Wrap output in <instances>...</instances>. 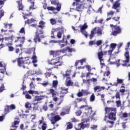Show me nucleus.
I'll use <instances>...</instances> for the list:
<instances>
[{
    "mask_svg": "<svg viewBox=\"0 0 130 130\" xmlns=\"http://www.w3.org/2000/svg\"><path fill=\"white\" fill-rule=\"evenodd\" d=\"M4 10H1L0 11V19L1 18H2V17H4Z\"/></svg>",
    "mask_w": 130,
    "mask_h": 130,
    "instance_id": "64",
    "label": "nucleus"
},
{
    "mask_svg": "<svg viewBox=\"0 0 130 130\" xmlns=\"http://www.w3.org/2000/svg\"><path fill=\"white\" fill-rule=\"evenodd\" d=\"M93 29H95V31H96V33L98 36H101L102 35V29L99 27H95Z\"/></svg>",
    "mask_w": 130,
    "mask_h": 130,
    "instance_id": "23",
    "label": "nucleus"
},
{
    "mask_svg": "<svg viewBox=\"0 0 130 130\" xmlns=\"http://www.w3.org/2000/svg\"><path fill=\"white\" fill-rule=\"evenodd\" d=\"M73 128V124L71 122L67 123V129H72Z\"/></svg>",
    "mask_w": 130,
    "mask_h": 130,
    "instance_id": "45",
    "label": "nucleus"
},
{
    "mask_svg": "<svg viewBox=\"0 0 130 130\" xmlns=\"http://www.w3.org/2000/svg\"><path fill=\"white\" fill-rule=\"evenodd\" d=\"M61 93L62 94H67L68 93V88H66L64 87H61Z\"/></svg>",
    "mask_w": 130,
    "mask_h": 130,
    "instance_id": "41",
    "label": "nucleus"
},
{
    "mask_svg": "<svg viewBox=\"0 0 130 130\" xmlns=\"http://www.w3.org/2000/svg\"><path fill=\"white\" fill-rule=\"evenodd\" d=\"M123 80L117 78V83H114L113 84H112V83H110V85H112V86H117L118 85V84H122V83H123Z\"/></svg>",
    "mask_w": 130,
    "mask_h": 130,
    "instance_id": "26",
    "label": "nucleus"
},
{
    "mask_svg": "<svg viewBox=\"0 0 130 130\" xmlns=\"http://www.w3.org/2000/svg\"><path fill=\"white\" fill-rule=\"evenodd\" d=\"M90 101L91 102H93V101H95V95L94 94V93H92V95L90 96Z\"/></svg>",
    "mask_w": 130,
    "mask_h": 130,
    "instance_id": "48",
    "label": "nucleus"
},
{
    "mask_svg": "<svg viewBox=\"0 0 130 130\" xmlns=\"http://www.w3.org/2000/svg\"><path fill=\"white\" fill-rule=\"evenodd\" d=\"M36 7L34 6V2H30V6L29 8V11H31V10H36Z\"/></svg>",
    "mask_w": 130,
    "mask_h": 130,
    "instance_id": "33",
    "label": "nucleus"
},
{
    "mask_svg": "<svg viewBox=\"0 0 130 130\" xmlns=\"http://www.w3.org/2000/svg\"><path fill=\"white\" fill-rule=\"evenodd\" d=\"M17 4L18 5L19 11H23V5H22V1H18Z\"/></svg>",
    "mask_w": 130,
    "mask_h": 130,
    "instance_id": "30",
    "label": "nucleus"
},
{
    "mask_svg": "<svg viewBox=\"0 0 130 130\" xmlns=\"http://www.w3.org/2000/svg\"><path fill=\"white\" fill-rule=\"evenodd\" d=\"M9 109L10 110H14V109H16V106H15V105H11L9 106Z\"/></svg>",
    "mask_w": 130,
    "mask_h": 130,
    "instance_id": "52",
    "label": "nucleus"
},
{
    "mask_svg": "<svg viewBox=\"0 0 130 130\" xmlns=\"http://www.w3.org/2000/svg\"><path fill=\"white\" fill-rule=\"evenodd\" d=\"M113 59H115V57H110V59L108 60V61H110L109 64H116L117 67H119V66H120L119 64V60H120L119 59L117 61H113Z\"/></svg>",
    "mask_w": 130,
    "mask_h": 130,
    "instance_id": "16",
    "label": "nucleus"
},
{
    "mask_svg": "<svg viewBox=\"0 0 130 130\" xmlns=\"http://www.w3.org/2000/svg\"><path fill=\"white\" fill-rule=\"evenodd\" d=\"M13 38L14 37L12 36L11 38H4L2 39V42H4L8 46L12 45L13 42Z\"/></svg>",
    "mask_w": 130,
    "mask_h": 130,
    "instance_id": "14",
    "label": "nucleus"
},
{
    "mask_svg": "<svg viewBox=\"0 0 130 130\" xmlns=\"http://www.w3.org/2000/svg\"><path fill=\"white\" fill-rule=\"evenodd\" d=\"M73 74V71L71 70H68L66 72V73L63 74V78H70V76H71Z\"/></svg>",
    "mask_w": 130,
    "mask_h": 130,
    "instance_id": "22",
    "label": "nucleus"
},
{
    "mask_svg": "<svg viewBox=\"0 0 130 130\" xmlns=\"http://www.w3.org/2000/svg\"><path fill=\"white\" fill-rule=\"evenodd\" d=\"M12 26H13V24H8L7 23H4V27L7 29V28H9V29H11L12 28Z\"/></svg>",
    "mask_w": 130,
    "mask_h": 130,
    "instance_id": "34",
    "label": "nucleus"
},
{
    "mask_svg": "<svg viewBox=\"0 0 130 130\" xmlns=\"http://www.w3.org/2000/svg\"><path fill=\"white\" fill-rule=\"evenodd\" d=\"M66 31V29L63 26L58 27L56 28H53L52 29V33L51 37V38H54V32H57V38H61V35L63 32Z\"/></svg>",
    "mask_w": 130,
    "mask_h": 130,
    "instance_id": "4",
    "label": "nucleus"
},
{
    "mask_svg": "<svg viewBox=\"0 0 130 130\" xmlns=\"http://www.w3.org/2000/svg\"><path fill=\"white\" fill-rule=\"evenodd\" d=\"M111 27H112V34L114 36H116L117 34H119L121 32V29H120V27L118 26H113V25L111 24Z\"/></svg>",
    "mask_w": 130,
    "mask_h": 130,
    "instance_id": "13",
    "label": "nucleus"
},
{
    "mask_svg": "<svg viewBox=\"0 0 130 130\" xmlns=\"http://www.w3.org/2000/svg\"><path fill=\"white\" fill-rule=\"evenodd\" d=\"M32 52H34V54H35V48L29 49L27 51V53H28L29 54H30V53H32Z\"/></svg>",
    "mask_w": 130,
    "mask_h": 130,
    "instance_id": "44",
    "label": "nucleus"
},
{
    "mask_svg": "<svg viewBox=\"0 0 130 130\" xmlns=\"http://www.w3.org/2000/svg\"><path fill=\"white\" fill-rule=\"evenodd\" d=\"M125 91V89L124 86H121L120 92H121V93H124Z\"/></svg>",
    "mask_w": 130,
    "mask_h": 130,
    "instance_id": "55",
    "label": "nucleus"
},
{
    "mask_svg": "<svg viewBox=\"0 0 130 130\" xmlns=\"http://www.w3.org/2000/svg\"><path fill=\"white\" fill-rule=\"evenodd\" d=\"M50 93L52 94V97H54L56 95V92L53 89H50L49 90Z\"/></svg>",
    "mask_w": 130,
    "mask_h": 130,
    "instance_id": "32",
    "label": "nucleus"
},
{
    "mask_svg": "<svg viewBox=\"0 0 130 130\" xmlns=\"http://www.w3.org/2000/svg\"><path fill=\"white\" fill-rule=\"evenodd\" d=\"M86 58H83L81 60H80V61L77 60L75 62V66L77 67L78 66V63H80L81 66H83V63H84V62H86Z\"/></svg>",
    "mask_w": 130,
    "mask_h": 130,
    "instance_id": "24",
    "label": "nucleus"
},
{
    "mask_svg": "<svg viewBox=\"0 0 130 130\" xmlns=\"http://www.w3.org/2000/svg\"><path fill=\"white\" fill-rule=\"evenodd\" d=\"M42 85V86H43L44 87H46V86H47V85H48V82H45L44 81V82H43L41 84Z\"/></svg>",
    "mask_w": 130,
    "mask_h": 130,
    "instance_id": "61",
    "label": "nucleus"
},
{
    "mask_svg": "<svg viewBox=\"0 0 130 130\" xmlns=\"http://www.w3.org/2000/svg\"><path fill=\"white\" fill-rule=\"evenodd\" d=\"M76 115H77V116H80L81 114H82V111H81L80 110H78L77 112H76Z\"/></svg>",
    "mask_w": 130,
    "mask_h": 130,
    "instance_id": "62",
    "label": "nucleus"
},
{
    "mask_svg": "<svg viewBox=\"0 0 130 130\" xmlns=\"http://www.w3.org/2000/svg\"><path fill=\"white\" fill-rule=\"evenodd\" d=\"M23 94H25L26 99H31V98H32V96H31V95H29V91H24L23 92Z\"/></svg>",
    "mask_w": 130,
    "mask_h": 130,
    "instance_id": "29",
    "label": "nucleus"
},
{
    "mask_svg": "<svg viewBox=\"0 0 130 130\" xmlns=\"http://www.w3.org/2000/svg\"><path fill=\"white\" fill-rule=\"evenodd\" d=\"M50 23L52 25H55V24H56V20L52 18L50 20Z\"/></svg>",
    "mask_w": 130,
    "mask_h": 130,
    "instance_id": "49",
    "label": "nucleus"
},
{
    "mask_svg": "<svg viewBox=\"0 0 130 130\" xmlns=\"http://www.w3.org/2000/svg\"><path fill=\"white\" fill-rule=\"evenodd\" d=\"M117 46V45L115 43H111L110 46V50L108 51L109 55H111L113 50H114Z\"/></svg>",
    "mask_w": 130,
    "mask_h": 130,
    "instance_id": "18",
    "label": "nucleus"
},
{
    "mask_svg": "<svg viewBox=\"0 0 130 130\" xmlns=\"http://www.w3.org/2000/svg\"><path fill=\"white\" fill-rule=\"evenodd\" d=\"M66 52H76V49L70 47H67L65 49H63L62 50H58V51H50V54L51 55H53V56L55 57V56H57V55H60L61 53H66Z\"/></svg>",
    "mask_w": 130,
    "mask_h": 130,
    "instance_id": "2",
    "label": "nucleus"
},
{
    "mask_svg": "<svg viewBox=\"0 0 130 130\" xmlns=\"http://www.w3.org/2000/svg\"><path fill=\"white\" fill-rule=\"evenodd\" d=\"M30 119H31V121L36 119V115H31L30 116Z\"/></svg>",
    "mask_w": 130,
    "mask_h": 130,
    "instance_id": "60",
    "label": "nucleus"
},
{
    "mask_svg": "<svg viewBox=\"0 0 130 130\" xmlns=\"http://www.w3.org/2000/svg\"><path fill=\"white\" fill-rule=\"evenodd\" d=\"M29 94H31L32 95H38L39 94V92H38V91H34L32 90H28Z\"/></svg>",
    "mask_w": 130,
    "mask_h": 130,
    "instance_id": "38",
    "label": "nucleus"
},
{
    "mask_svg": "<svg viewBox=\"0 0 130 130\" xmlns=\"http://www.w3.org/2000/svg\"><path fill=\"white\" fill-rule=\"evenodd\" d=\"M25 108H30L31 107V104L28 102H27L25 104Z\"/></svg>",
    "mask_w": 130,
    "mask_h": 130,
    "instance_id": "50",
    "label": "nucleus"
},
{
    "mask_svg": "<svg viewBox=\"0 0 130 130\" xmlns=\"http://www.w3.org/2000/svg\"><path fill=\"white\" fill-rule=\"evenodd\" d=\"M0 68H2L0 69V80L4 79L5 73H6V67H3V64L0 62Z\"/></svg>",
    "mask_w": 130,
    "mask_h": 130,
    "instance_id": "17",
    "label": "nucleus"
},
{
    "mask_svg": "<svg viewBox=\"0 0 130 130\" xmlns=\"http://www.w3.org/2000/svg\"><path fill=\"white\" fill-rule=\"evenodd\" d=\"M117 107H119L121 105V102L120 101H117L116 102Z\"/></svg>",
    "mask_w": 130,
    "mask_h": 130,
    "instance_id": "59",
    "label": "nucleus"
},
{
    "mask_svg": "<svg viewBox=\"0 0 130 130\" xmlns=\"http://www.w3.org/2000/svg\"><path fill=\"white\" fill-rule=\"evenodd\" d=\"M94 32H95V29H93L91 31V34L89 35V38L90 39H92V38H93L94 37V35H95L94 34Z\"/></svg>",
    "mask_w": 130,
    "mask_h": 130,
    "instance_id": "43",
    "label": "nucleus"
},
{
    "mask_svg": "<svg viewBox=\"0 0 130 130\" xmlns=\"http://www.w3.org/2000/svg\"><path fill=\"white\" fill-rule=\"evenodd\" d=\"M17 40H15V42H18L20 41L21 44H23L24 42H25V37H17Z\"/></svg>",
    "mask_w": 130,
    "mask_h": 130,
    "instance_id": "21",
    "label": "nucleus"
},
{
    "mask_svg": "<svg viewBox=\"0 0 130 130\" xmlns=\"http://www.w3.org/2000/svg\"><path fill=\"white\" fill-rule=\"evenodd\" d=\"M79 28L80 29V32L86 37V38H88L89 36V34H88V32L86 31V29L88 28V25L86 23H85L83 25H79Z\"/></svg>",
    "mask_w": 130,
    "mask_h": 130,
    "instance_id": "11",
    "label": "nucleus"
},
{
    "mask_svg": "<svg viewBox=\"0 0 130 130\" xmlns=\"http://www.w3.org/2000/svg\"><path fill=\"white\" fill-rule=\"evenodd\" d=\"M124 56L126 58V60L123 61L124 64H122V66H123V67H130V65H127V64H126L129 62V54H128V52L126 51L125 52Z\"/></svg>",
    "mask_w": 130,
    "mask_h": 130,
    "instance_id": "15",
    "label": "nucleus"
},
{
    "mask_svg": "<svg viewBox=\"0 0 130 130\" xmlns=\"http://www.w3.org/2000/svg\"><path fill=\"white\" fill-rule=\"evenodd\" d=\"M51 5H55V6L57 5L56 8L53 7H49L47 8V10L48 11H57L59 12L60 11V9H61V4L58 2V1H51Z\"/></svg>",
    "mask_w": 130,
    "mask_h": 130,
    "instance_id": "6",
    "label": "nucleus"
},
{
    "mask_svg": "<svg viewBox=\"0 0 130 130\" xmlns=\"http://www.w3.org/2000/svg\"><path fill=\"white\" fill-rule=\"evenodd\" d=\"M69 112H70V110L67 109V111L66 112H63L61 113V115H66V114H69Z\"/></svg>",
    "mask_w": 130,
    "mask_h": 130,
    "instance_id": "57",
    "label": "nucleus"
},
{
    "mask_svg": "<svg viewBox=\"0 0 130 130\" xmlns=\"http://www.w3.org/2000/svg\"><path fill=\"white\" fill-rule=\"evenodd\" d=\"M62 59L59 57H57L51 60L49 62L50 64H52L53 66H57L60 67L62 66Z\"/></svg>",
    "mask_w": 130,
    "mask_h": 130,
    "instance_id": "8",
    "label": "nucleus"
},
{
    "mask_svg": "<svg viewBox=\"0 0 130 130\" xmlns=\"http://www.w3.org/2000/svg\"><path fill=\"white\" fill-rule=\"evenodd\" d=\"M19 121L18 120H15L13 124L12 125L13 127H18V125L19 124Z\"/></svg>",
    "mask_w": 130,
    "mask_h": 130,
    "instance_id": "46",
    "label": "nucleus"
},
{
    "mask_svg": "<svg viewBox=\"0 0 130 130\" xmlns=\"http://www.w3.org/2000/svg\"><path fill=\"white\" fill-rule=\"evenodd\" d=\"M32 63H36L37 62V56L36 54H34L31 57Z\"/></svg>",
    "mask_w": 130,
    "mask_h": 130,
    "instance_id": "28",
    "label": "nucleus"
},
{
    "mask_svg": "<svg viewBox=\"0 0 130 130\" xmlns=\"http://www.w3.org/2000/svg\"><path fill=\"white\" fill-rule=\"evenodd\" d=\"M80 108V109H83V108L87 109V110H86V111L83 114V117H85L86 116L88 117L90 115H95V113L92 112V109H90V108H89L87 105L82 106Z\"/></svg>",
    "mask_w": 130,
    "mask_h": 130,
    "instance_id": "10",
    "label": "nucleus"
},
{
    "mask_svg": "<svg viewBox=\"0 0 130 130\" xmlns=\"http://www.w3.org/2000/svg\"><path fill=\"white\" fill-rule=\"evenodd\" d=\"M104 77H104L103 80H105L106 81H107V79H108V78H109V76H110V72L109 71L105 72L104 74Z\"/></svg>",
    "mask_w": 130,
    "mask_h": 130,
    "instance_id": "25",
    "label": "nucleus"
},
{
    "mask_svg": "<svg viewBox=\"0 0 130 130\" xmlns=\"http://www.w3.org/2000/svg\"><path fill=\"white\" fill-rule=\"evenodd\" d=\"M102 43V40H98L96 41V45H98V46H99V45H100Z\"/></svg>",
    "mask_w": 130,
    "mask_h": 130,
    "instance_id": "63",
    "label": "nucleus"
},
{
    "mask_svg": "<svg viewBox=\"0 0 130 130\" xmlns=\"http://www.w3.org/2000/svg\"><path fill=\"white\" fill-rule=\"evenodd\" d=\"M35 74H36V75H43V71H42V70L39 69L38 70H36L35 72Z\"/></svg>",
    "mask_w": 130,
    "mask_h": 130,
    "instance_id": "40",
    "label": "nucleus"
},
{
    "mask_svg": "<svg viewBox=\"0 0 130 130\" xmlns=\"http://www.w3.org/2000/svg\"><path fill=\"white\" fill-rule=\"evenodd\" d=\"M39 28H42V29L44 28V27H45L44 25H45V22L43 21H41L39 22Z\"/></svg>",
    "mask_w": 130,
    "mask_h": 130,
    "instance_id": "35",
    "label": "nucleus"
},
{
    "mask_svg": "<svg viewBox=\"0 0 130 130\" xmlns=\"http://www.w3.org/2000/svg\"><path fill=\"white\" fill-rule=\"evenodd\" d=\"M122 116L123 118H127V117H130V113H124L122 114Z\"/></svg>",
    "mask_w": 130,
    "mask_h": 130,
    "instance_id": "42",
    "label": "nucleus"
},
{
    "mask_svg": "<svg viewBox=\"0 0 130 130\" xmlns=\"http://www.w3.org/2000/svg\"><path fill=\"white\" fill-rule=\"evenodd\" d=\"M19 32L22 33V34L25 35V28L24 27L21 28L19 31Z\"/></svg>",
    "mask_w": 130,
    "mask_h": 130,
    "instance_id": "58",
    "label": "nucleus"
},
{
    "mask_svg": "<svg viewBox=\"0 0 130 130\" xmlns=\"http://www.w3.org/2000/svg\"><path fill=\"white\" fill-rule=\"evenodd\" d=\"M114 11H110L109 12H108L107 16L108 17H109V16H113L114 15Z\"/></svg>",
    "mask_w": 130,
    "mask_h": 130,
    "instance_id": "56",
    "label": "nucleus"
},
{
    "mask_svg": "<svg viewBox=\"0 0 130 130\" xmlns=\"http://www.w3.org/2000/svg\"><path fill=\"white\" fill-rule=\"evenodd\" d=\"M82 92L84 95H89V94H90V92L87 90H82Z\"/></svg>",
    "mask_w": 130,
    "mask_h": 130,
    "instance_id": "54",
    "label": "nucleus"
},
{
    "mask_svg": "<svg viewBox=\"0 0 130 130\" xmlns=\"http://www.w3.org/2000/svg\"><path fill=\"white\" fill-rule=\"evenodd\" d=\"M57 113L54 112L51 114H48V117H49V119L51 121L52 124H55L56 122L60 120L61 118L59 116L57 115Z\"/></svg>",
    "mask_w": 130,
    "mask_h": 130,
    "instance_id": "5",
    "label": "nucleus"
},
{
    "mask_svg": "<svg viewBox=\"0 0 130 130\" xmlns=\"http://www.w3.org/2000/svg\"><path fill=\"white\" fill-rule=\"evenodd\" d=\"M46 127H47V125L45 123H43V125L42 126V129L45 130L46 129Z\"/></svg>",
    "mask_w": 130,
    "mask_h": 130,
    "instance_id": "53",
    "label": "nucleus"
},
{
    "mask_svg": "<svg viewBox=\"0 0 130 130\" xmlns=\"http://www.w3.org/2000/svg\"><path fill=\"white\" fill-rule=\"evenodd\" d=\"M119 6H120V4L119 3V1H116L115 4H114L112 9H114L115 10H116L117 8H119Z\"/></svg>",
    "mask_w": 130,
    "mask_h": 130,
    "instance_id": "27",
    "label": "nucleus"
},
{
    "mask_svg": "<svg viewBox=\"0 0 130 130\" xmlns=\"http://www.w3.org/2000/svg\"><path fill=\"white\" fill-rule=\"evenodd\" d=\"M102 90H105V87L96 86L94 87V92H100V91H102Z\"/></svg>",
    "mask_w": 130,
    "mask_h": 130,
    "instance_id": "20",
    "label": "nucleus"
},
{
    "mask_svg": "<svg viewBox=\"0 0 130 130\" xmlns=\"http://www.w3.org/2000/svg\"><path fill=\"white\" fill-rule=\"evenodd\" d=\"M76 2V11L78 12H82L83 10H85L87 8V4H83L80 2L81 0H74Z\"/></svg>",
    "mask_w": 130,
    "mask_h": 130,
    "instance_id": "9",
    "label": "nucleus"
},
{
    "mask_svg": "<svg viewBox=\"0 0 130 130\" xmlns=\"http://www.w3.org/2000/svg\"><path fill=\"white\" fill-rule=\"evenodd\" d=\"M36 20L34 19H31L30 20H27V21H25V24H32V23H34V22H36Z\"/></svg>",
    "mask_w": 130,
    "mask_h": 130,
    "instance_id": "37",
    "label": "nucleus"
},
{
    "mask_svg": "<svg viewBox=\"0 0 130 130\" xmlns=\"http://www.w3.org/2000/svg\"><path fill=\"white\" fill-rule=\"evenodd\" d=\"M95 116V115H90L89 116H85V117H83L84 119V122H81V123H79L78 124L77 126L75 127V129L76 130H82L84 129L85 127H90V124L87 123V124H85V122H88L91 120H94V118H93V117Z\"/></svg>",
    "mask_w": 130,
    "mask_h": 130,
    "instance_id": "1",
    "label": "nucleus"
},
{
    "mask_svg": "<svg viewBox=\"0 0 130 130\" xmlns=\"http://www.w3.org/2000/svg\"><path fill=\"white\" fill-rule=\"evenodd\" d=\"M73 84H74V82L72 81V80H71V78L67 77L65 81L66 86H67L68 87H69L70 86H73Z\"/></svg>",
    "mask_w": 130,
    "mask_h": 130,
    "instance_id": "19",
    "label": "nucleus"
},
{
    "mask_svg": "<svg viewBox=\"0 0 130 130\" xmlns=\"http://www.w3.org/2000/svg\"><path fill=\"white\" fill-rule=\"evenodd\" d=\"M50 43H57L58 42L59 43H64V38L63 37L62 40L61 41H54V40H52L50 41Z\"/></svg>",
    "mask_w": 130,
    "mask_h": 130,
    "instance_id": "31",
    "label": "nucleus"
},
{
    "mask_svg": "<svg viewBox=\"0 0 130 130\" xmlns=\"http://www.w3.org/2000/svg\"><path fill=\"white\" fill-rule=\"evenodd\" d=\"M101 51H99L98 53V58L100 61L101 66H104L103 55H106L107 54V51L102 52L101 48H100Z\"/></svg>",
    "mask_w": 130,
    "mask_h": 130,
    "instance_id": "12",
    "label": "nucleus"
},
{
    "mask_svg": "<svg viewBox=\"0 0 130 130\" xmlns=\"http://www.w3.org/2000/svg\"><path fill=\"white\" fill-rule=\"evenodd\" d=\"M34 40L36 43H37V42H40V37H39V35H36Z\"/></svg>",
    "mask_w": 130,
    "mask_h": 130,
    "instance_id": "36",
    "label": "nucleus"
},
{
    "mask_svg": "<svg viewBox=\"0 0 130 130\" xmlns=\"http://www.w3.org/2000/svg\"><path fill=\"white\" fill-rule=\"evenodd\" d=\"M17 62L18 66L19 67H22L23 69H25V66L24 64H30V60H29V58L28 57H25L24 58H23V57L18 58Z\"/></svg>",
    "mask_w": 130,
    "mask_h": 130,
    "instance_id": "7",
    "label": "nucleus"
},
{
    "mask_svg": "<svg viewBox=\"0 0 130 130\" xmlns=\"http://www.w3.org/2000/svg\"><path fill=\"white\" fill-rule=\"evenodd\" d=\"M105 111L106 114H109V119L116 120V108L106 107Z\"/></svg>",
    "mask_w": 130,
    "mask_h": 130,
    "instance_id": "3",
    "label": "nucleus"
},
{
    "mask_svg": "<svg viewBox=\"0 0 130 130\" xmlns=\"http://www.w3.org/2000/svg\"><path fill=\"white\" fill-rule=\"evenodd\" d=\"M10 107L9 106H6L5 107V111L6 113H7V112H10Z\"/></svg>",
    "mask_w": 130,
    "mask_h": 130,
    "instance_id": "51",
    "label": "nucleus"
},
{
    "mask_svg": "<svg viewBox=\"0 0 130 130\" xmlns=\"http://www.w3.org/2000/svg\"><path fill=\"white\" fill-rule=\"evenodd\" d=\"M43 99V96H36L35 97V101H41Z\"/></svg>",
    "mask_w": 130,
    "mask_h": 130,
    "instance_id": "39",
    "label": "nucleus"
},
{
    "mask_svg": "<svg viewBox=\"0 0 130 130\" xmlns=\"http://www.w3.org/2000/svg\"><path fill=\"white\" fill-rule=\"evenodd\" d=\"M57 84H58L57 80L53 81V87H54V88H56V87H57Z\"/></svg>",
    "mask_w": 130,
    "mask_h": 130,
    "instance_id": "47",
    "label": "nucleus"
}]
</instances>
